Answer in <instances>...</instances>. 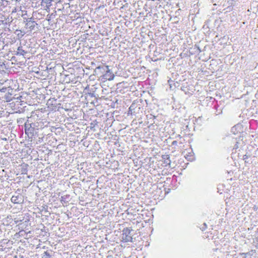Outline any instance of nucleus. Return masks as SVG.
<instances>
[{
  "instance_id": "1",
  "label": "nucleus",
  "mask_w": 258,
  "mask_h": 258,
  "mask_svg": "<svg viewBox=\"0 0 258 258\" xmlns=\"http://www.w3.org/2000/svg\"><path fill=\"white\" fill-rule=\"evenodd\" d=\"M113 80V73L111 69H109L108 66L105 67V73L101 76V81L103 89L111 93L113 92V84L111 82Z\"/></svg>"
},
{
  "instance_id": "2",
  "label": "nucleus",
  "mask_w": 258,
  "mask_h": 258,
  "mask_svg": "<svg viewBox=\"0 0 258 258\" xmlns=\"http://www.w3.org/2000/svg\"><path fill=\"white\" fill-rule=\"evenodd\" d=\"M132 230L130 229L127 227L126 228L123 232L119 231L117 234H116V237H114V241L115 240L116 242L118 243L120 242H129L132 240V234L131 231Z\"/></svg>"
},
{
  "instance_id": "3",
  "label": "nucleus",
  "mask_w": 258,
  "mask_h": 258,
  "mask_svg": "<svg viewBox=\"0 0 258 258\" xmlns=\"http://www.w3.org/2000/svg\"><path fill=\"white\" fill-rule=\"evenodd\" d=\"M35 124L30 123L27 120L25 123V132L29 138H32L34 135Z\"/></svg>"
},
{
  "instance_id": "4",
  "label": "nucleus",
  "mask_w": 258,
  "mask_h": 258,
  "mask_svg": "<svg viewBox=\"0 0 258 258\" xmlns=\"http://www.w3.org/2000/svg\"><path fill=\"white\" fill-rule=\"evenodd\" d=\"M126 225L123 221L116 222L114 223V236L116 237V234L119 231L123 232L126 229Z\"/></svg>"
},
{
  "instance_id": "5",
  "label": "nucleus",
  "mask_w": 258,
  "mask_h": 258,
  "mask_svg": "<svg viewBox=\"0 0 258 258\" xmlns=\"http://www.w3.org/2000/svg\"><path fill=\"white\" fill-rule=\"evenodd\" d=\"M21 190L18 189L11 198V202L14 204H21L24 202L23 196L20 193Z\"/></svg>"
},
{
  "instance_id": "6",
  "label": "nucleus",
  "mask_w": 258,
  "mask_h": 258,
  "mask_svg": "<svg viewBox=\"0 0 258 258\" xmlns=\"http://www.w3.org/2000/svg\"><path fill=\"white\" fill-rule=\"evenodd\" d=\"M115 101L114 102V108L115 107V105L116 104V108H118L119 110H114V113L116 112H119L121 110V108L123 107L124 101L122 97L117 96L115 97Z\"/></svg>"
},
{
  "instance_id": "7",
  "label": "nucleus",
  "mask_w": 258,
  "mask_h": 258,
  "mask_svg": "<svg viewBox=\"0 0 258 258\" xmlns=\"http://www.w3.org/2000/svg\"><path fill=\"white\" fill-rule=\"evenodd\" d=\"M47 105L48 107L51 110H54L57 106V100L54 98H51L47 101Z\"/></svg>"
},
{
  "instance_id": "8",
  "label": "nucleus",
  "mask_w": 258,
  "mask_h": 258,
  "mask_svg": "<svg viewBox=\"0 0 258 258\" xmlns=\"http://www.w3.org/2000/svg\"><path fill=\"white\" fill-rule=\"evenodd\" d=\"M37 25L36 22L33 20H29L28 21V23H26V28L29 29L30 31L34 30Z\"/></svg>"
},
{
  "instance_id": "9",
  "label": "nucleus",
  "mask_w": 258,
  "mask_h": 258,
  "mask_svg": "<svg viewBox=\"0 0 258 258\" xmlns=\"http://www.w3.org/2000/svg\"><path fill=\"white\" fill-rule=\"evenodd\" d=\"M27 53V51L22 48V46H20L18 47L17 51L15 53L16 55L24 56Z\"/></svg>"
},
{
  "instance_id": "10",
  "label": "nucleus",
  "mask_w": 258,
  "mask_h": 258,
  "mask_svg": "<svg viewBox=\"0 0 258 258\" xmlns=\"http://www.w3.org/2000/svg\"><path fill=\"white\" fill-rule=\"evenodd\" d=\"M137 104L135 103H133L131 106L128 108V111L127 112L128 115H133L135 114L136 113L135 109L136 108Z\"/></svg>"
},
{
  "instance_id": "11",
  "label": "nucleus",
  "mask_w": 258,
  "mask_h": 258,
  "mask_svg": "<svg viewBox=\"0 0 258 258\" xmlns=\"http://www.w3.org/2000/svg\"><path fill=\"white\" fill-rule=\"evenodd\" d=\"M162 159L164 160V164L165 166H170L171 163V161L170 160L169 156L168 155H163L162 156Z\"/></svg>"
},
{
  "instance_id": "12",
  "label": "nucleus",
  "mask_w": 258,
  "mask_h": 258,
  "mask_svg": "<svg viewBox=\"0 0 258 258\" xmlns=\"http://www.w3.org/2000/svg\"><path fill=\"white\" fill-rule=\"evenodd\" d=\"M10 240L4 239L0 241V246L2 248H6L8 244L9 243Z\"/></svg>"
},
{
  "instance_id": "13",
  "label": "nucleus",
  "mask_w": 258,
  "mask_h": 258,
  "mask_svg": "<svg viewBox=\"0 0 258 258\" xmlns=\"http://www.w3.org/2000/svg\"><path fill=\"white\" fill-rule=\"evenodd\" d=\"M42 258H51V255L48 251H46L44 252Z\"/></svg>"
},
{
  "instance_id": "14",
  "label": "nucleus",
  "mask_w": 258,
  "mask_h": 258,
  "mask_svg": "<svg viewBox=\"0 0 258 258\" xmlns=\"http://www.w3.org/2000/svg\"><path fill=\"white\" fill-rule=\"evenodd\" d=\"M28 166V165L27 164H25L23 166V167L22 169V174H27Z\"/></svg>"
},
{
  "instance_id": "15",
  "label": "nucleus",
  "mask_w": 258,
  "mask_h": 258,
  "mask_svg": "<svg viewBox=\"0 0 258 258\" xmlns=\"http://www.w3.org/2000/svg\"><path fill=\"white\" fill-rule=\"evenodd\" d=\"M114 175H115V176L114 177V179H116V178H118L119 177L120 178V176L123 177V175L122 174V173H118L117 174H114Z\"/></svg>"
},
{
  "instance_id": "16",
  "label": "nucleus",
  "mask_w": 258,
  "mask_h": 258,
  "mask_svg": "<svg viewBox=\"0 0 258 258\" xmlns=\"http://www.w3.org/2000/svg\"><path fill=\"white\" fill-rule=\"evenodd\" d=\"M119 164L118 161H114V167L117 166L116 167V169L118 170V167L119 166Z\"/></svg>"
},
{
  "instance_id": "17",
  "label": "nucleus",
  "mask_w": 258,
  "mask_h": 258,
  "mask_svg": "<svg viewBox=\"0 0 258 258\" xmlns=\"http://www.w3.org/2000/svg\"><path fill=\"white\" fill-rule=\"evenodd\" d=\"M239 127L238 125H235V126L232 127L231 131L232 132L234 133V134H235V131L236 130L237 127Z\"/></svg>"
},
{
  "instance_id": "18",
  "label": "nucleus",
  "mask_w": 258,
  "mask_h": 258,
  "mask_svg": "<svg viewBox=\"0 0 258 258\" xmlns=\"http://www.w3.org/2000/svg\"><path fill=\"white\" fill-rule=\"evenodd\" d=\"M23 19H24V22H26V23H28V21L33 20L32 17L28 18H24Z\"/></svg>"
},
{
  "instance_id": "19",
  "label": "nucleus",
  "mask_w": 258,
  "mask_h": 258,
  "mask_svg": "<svg viewBox=\"0 0 258 258\" xmlns=\"http://www.w3.org/2000/svg\"><path fill=\"white\" fill-rule=\"evenodd\" d=\"M119 146L120 145L118 143H116V142L114 143V149Z\"/></svg>"
},
{
  "instance_id": "20",
  "label": "nucleus",
  "mask_w": 258,
  "mask_h": 258,
  "mask_svg": "<svg viewBox=\"0 0 258 258\" xmlns=\"http://www.w3.org/2000/svg\"><path fill=\"white\" fill-rule=\"evenodd\" d=\"M110 101H111V99L109 100ZM108 105H109L110 106H112L113 105V102H110V103H106Z\"/></svg>"
},
{
  "instance_id": "21",
  "label": "nucleus",
  "mask_w": 258,
  "mask_h": 258,
  "mask_svg": "<svg viewBox=\"0 0 258 258\" xmlns=\"http://www.w3.org/2000/svg\"><path fill=\"white\" fill-rule=\"evenodd\" d=\"M177 144V142L176 141H174L172 143V145H176Z\"/></svg>"
},
{
  "instance_id": "22",
  "label": "nucleus",
  "mask_w": 258,
  "mask_h": 258,
  "mask_svg": "<svg viewBox=\"0 0 258 258\" xmlns=\"http://www.w3.org/2000/svg\"><path fill=\"white\" fill-rule=\"evenodd\" d=\"M61 202H62V201H63V202H64V201H65V200H66V198L64 197H61Z\"/></svg>"
},
{
  "instance_id": "23",
  "label": "nucleus",
  "mask_w": 258,
  "mask_h": 258,
  "mask_svg": "<svg viewBox=\"0 0 258 258\" xmlns=\"http://www.w3.org/2000/svg\"><path fill=\"white\" fill-rule=\"evenodd\" d=\"M207 227V225L206 223H204V227L202 228V230H203L204 229H205V228H206Z\"/></svg>"
},
{
  "instance_id": "24",
  "label": "nucleus",
  "mask_w": 258,
  "mask_h": 258,
  "mask_svg": "<svg viewBox=\"0 0 258 258\" xmlns=\"http://www.w3.org/2000/svg\"><path fill=\"white\" fill-rule=\"evenodd\" d=\"M118 138L117 136L114 137L113 140H114V141H115H115H116V140H118Z\"/></svg>"
},
{
  "instance_id": "25",
  "label": "nucleus",
  "mask_w": 258,
  "mask_h": 258,
  "mask_svg": "<svg viewBox=\"0 0 258 258\" xmlns=\"http://www.w3.org/2000/svg\"><path fill=\"white\" fill-rule=\"evenodd\" d=\"M151 117L150 118H153L154 119L155 118V116L154 115H153L152 114H150Z\"/></svg>"
},
{
  "instance_id": "26",
  "label": "nucleus",
  "mask_w": 258,
  "mask_h": 258,
  "mask_svg": "<svg viewBox=\"0 0 258 258\" xmlns=\"http://www.w3.org/2000/svg\"><path fill=\"white\" fill-rule=\"evenodd\" d=\"M110 97H111V96H109V97H106V98H105V100H109V98H110Z\"/></svg>"
},
{
  "instance_id": "27",
  "label": "nucleus",
  "mask_w": 258,
  "mask_h": 258,
  "mask_svg": "<svg viewBox=\"0 0 258 258\" xmlns=\"http://www.w3.org/2000/svg\"><path fill=\"white\" fill-rule=\"evenodd\" d=\"M221 113V110H220V111H219L217 114H220Z\"/></svg>"
}]
</instances>
